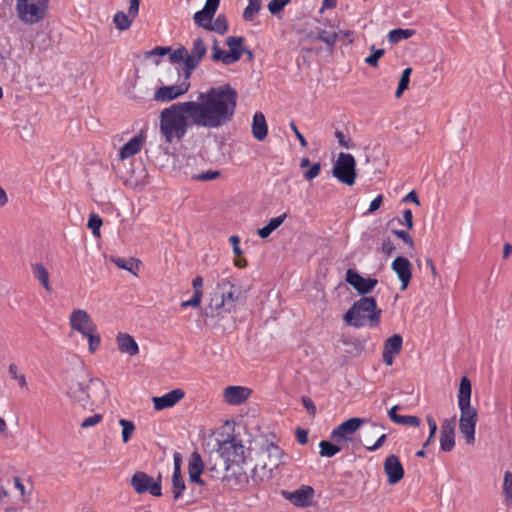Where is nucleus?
<instances>
[{"instance_id":"nucleus-1","label":"nucleus","mask_w":512,"mask_h":512,"mask_svg":"<svg viewBox=\"0 0 512 512\" xmlns=\"http://www.w3.org/2000/svg\"><path fill=\"white\" fill-rule=\"evenodd\" d=\"M237 99L236 90L229 84H225L200 93L197 101H187L184 105L191 124L201 128L217 129L232 120Z\"/></svg>"},{"instance_id":"nucleus-2","label":"nucleus","mask_w":512,"mask_h":512,"mask_svg":"<svg viewBox=\"0 0 512 512\" xmlns=\"http://www.w3.org/2000/svg\"><path fill=\"white\" fill-rule=\"evenodd\" d=\"M192 126L184 102L173 104L160 114V133L168 143L181 141Z\"/></svg>"},{"instance_id":"nucleus-3","label":"nucleus","mask_w":512,"mask_h":512,"mask_svg":"<svg viewBox=\"0 0 512 512\" xmlns=\"http://www.w3.org/2000/svg\"><path fill=\"white\" fill-rule=\"evenodd\" d=\"M245 461V448L241 441L233 437L223 441L217 450L209 452L206 471L210 476H218L222 473L223 465L245 463Z\"/></svg>"},{"instance_id":"nucleus-4","label":"nucleus","mask_w":512,"mask_h":512,"mask_svg":"<svg viewBox=\"0 0 512 512\" xmlns=\"http://www.w3.org/2000/svg\"><path fill=\"white\" fill-rule=\"evenodd\" d=\"M381 314L382 311L377 307L376 300L373 297L363 296L344 314V321L355 328L364 326L374 328L379 326Z\"/></svg>"},{"instance_id":"nucleus-5","label":"nucleus","mask_w":512,"mask_h":512,"mask_svg":"<svg viewBox=\"0 0 512 512\" xmlns=\"http://www.w3.org/2000/svg\"><path fill=\"white\" fill-rule=\"evenodd\" d=\"M332 175L341 183L352 186L356 180V161L352 154L341 152L332 168Z\"/></svg>"},{"instance_id":"nucleus-6","label":"nucleus","mask_w":512,"mask_h":512,"mask_svg":"<svg viewBox=\"0 0 512 512\" xmlns=\"http://www.w3.org/2000/svg\"><path fill=\"white\" fill-rule=\"evenodd\" d=\"M18 18L27 25L42 21L48 11V2H17Z\"/></svg>"},{"instance_id":"nucleus-7","label":"nucleus","mask_w":512,"mask_h":512,"mask_svg":"<svg viewBox=\"0 0 512 512\" xmlns=\"http://www.w3.org/2000/svg\"><path fill=\"white\" fill-rule=\"evenodd\" d=\"M245 466L246 462L223 465L222 473H219L218 476H211V478L222 479L226 481L231 488L241 489L249 482V476Z\"/></svg>"},{"instance_id":"nucleus-8","label":"nucleus","mask_w":512,"mask_h":512,"mask_svg":"<svg viewBox=\"0 0 512 512\" xmlns=\"http://www.w3.org/2000/svg\"><path fill=\"white\" fill-rule=\"evenodd\" d=\"M471 382L463 376L460 380L458 391V406L460 409V419H467L471 421H478L477 410L471 406Z\"/></svg>"},{"instance_id":"nucleus-9","label":"nucleus","mask_w":512,"mask_h":512,"mask_svg":"<svg viewBox=\"0 0 512 512\" xmlns=\"http://www.w3.org/2000/svg\"><path fill=\"white\" fill-rule=\"evenodd\" d=\"M206 53L207 46L203 39L195 38L190 51L187 50L185 66L182 69L185 79H190L192 72L199 66Z\"/></svg>"},{"instance_id":"nucleus-10","label":"nucleus","mask_w":512,"mask_h":512,"mask_svg":"<svg viewBox=\"0 0 512 512\" xmlns=\"http://www.w3.org/2000/svg\"><path fill=\"white\" fill-rule=\"evenodd\" d=\"M90 388L103 390L104 394H106L104 383L98 378H91L89 385H85L81 381L72 380L68 387L67 395L75 402H83L91 397L88 391Z\"/></svg>"},{"instance_id":"nucleus-11","label":"nucleus","mask_w":512,"mask_h":512,"mask_svg":"<svg viewBox=\"0 0 512 512\" xmlns=\"http://www.w3.org/2000/svg\"><path fill=\"white\" fill-rule=\"evenodd\" d=\"M345 280L358 294L363 296L371 293L378 284L377 279L371 277L364 278L354 269L347 270Z\"/></svg>"},{"instance_id":"nucleus-12","label":"nucleus","mask_w":512,"mask_h":512,"mask_svg":"<svg viewBox=\"0 0 512 512\" xmlns=\"http://www.w3.org/2000/svg\"><path fill=\"white\" fill-rule=\"evenodd\" d=\"M190 88L189 79H185L176 85L162 86L158 88L154 94V99L161 102L172 101L179 96L185 94Z\"/></svg>"},{"instance_id":"nucleus-13","label":"nucleus","mask_w":512,"mask_h":512,"mask_svg":"<svg viewBox=\"0 0 512 512\" xmlns=\"http://www.w3.org/2000/svg\"><path fill=\"white\" fill-rule=\"evenodd\" d=\"M70 326L77 332L85 335L91 331H97L96 325L93 323L90 315L82 309L74 310L69 318Z\"/></svg>"},{"instance_id":"nucleus-14","label":"nucleus","mask_w":512,"mask_h":512,"mask_svg":"<svg viewBox=\"0 0 512 512\" xmlns=\"http://www.w3.org/2000/svg\"><path fill=\"white\" fill-rule=\"evenodd\" d=\"M383 469L387 475V482L390 485H395L400 482L404 477V468L399 458L394 455H388L384 461Z\"/></svg>"},{"instance_id":"nucleus-15","label":"nucleus","mask_w":512,"mask_h":512,"mask_svg":"<svg viewBox=\"0 0 512 512\" xmlns=\"http://www.w3.org/2000/svg\"><path fill=\"white\" fill-rule=\"evenodd\" d=\"M365 422L363 418H349L332 431L331 438L336 442L347 440L348 436L356 432Z\"/></svg>"},{"instance_id":"nucleus-16","label":"nucleus","mask_w":512,"mask_h":512,"mask_svg":"<svg viewBox=\"0 0 512 512\" xmlns=\"http://www.w3.org/2000/svg\"><path fill=\"white\" fill-rule=\"evenodd\" d=\"M314 492L311 486L302 485L292 492H283V495L297 507H308L313 501Z\"/></svg>"},{"instance_id":"nucleus-17","label":"nucleus","mask_w":512,"mask_h":512,"mask_svg":"<svg viewBox=\"0 0 512 512\" xmlns=\"http://www.w3.org/2000/svg\"><path fill=\"white\" fill-rule=\"evenodd\" d=\"M391 267L401 282V290H406L412 278V267L410 261L403 256H398L392 262Z\"/></svg>"},{"instance_id":"nucleus-18","label":"nucleus","mask_w":512,"mask_h":512,"mask_svg":"<svg viewBox=\"0 0 512 512\" xmlns=\"http://www.w3.org/2000/svg\"><path fill=\"white\" fill-rule=\"evenodd\" d=\"M218 288L221 290L220 296L226 303V312L230 313L234 310L235 304L241 294L240 290L235 287L229 280L223 279L218 283Z\"/></svg>"},{"instance_id":"nucleus-19","label":"nucleus","mask_w":512,"mask_h":512,"mask_svg":"<svg viewBox=\"0 0 512 512\" xmlns=\"http://www.w3.org/2000/svg\"><path fill=\"white\" fill-rule=\"evenodd\" d=\"M455 446V417L445 419L441 425L440 447L444 452H450Z\"/></svg>"},{"instance_id":"nucleus-20","label":"nucleus","mask_w":512,"mask_h":512,"mask_svg":"<svg viewBox=\"0 0 512 512\" xmlns=\"http://www.w3.org/2000/svg\"><path fill=\"white\" fill-rule=\"evenodd\" d=\"M402 344L403 338L400 334H394L385 340L382 357L387 366L393 364L394 356L400 353Z\"/></svg>"},{"instance_id":"nucleus-21","label":"nucleus","mask_w":512,"mask_h":512,"mask_svg":"<svg viewBox=\"0 0 512 512\" xmlns=\"http://www.w3.org/2000/svg\"><path fill=\"white\" fill-rule=\"evenodd\" d=\"M139 4L140 2H130V6L128 8L127 13L123 11H118L114 15L113 22L119 30H127L131 26L132 21L138 15Z\"/></svg>"},{"instance_id":"nucleus-22","label":"nucleus","mask_w":512,"mask_h":512,"mask_svg":"<svg viewBox=\"0 0 512 512\" xmlns=\"http://www.w3.org/2000/svg\"><path fill=\"white\" fill-rule=\"evenodd\" d=\"M243 43V37L229 36L226 39V45L229 48V51L226 55V65H231L241 58L245 51Z\"/></svg>"},{"instance_id":"nucleus-23","label":"nucleus","mask_w":512,"mask_h":512,"mask_svg":"<svg viewBox=\"0 0 512 512\" xmlns=\"http://www.w3.org/2000/svg\"><path fill=\"white\" fill-rule=\"evenodd\" d=\"M185 393L182 389H174L163 396L153 397L152 401L154 404V409L157 411L173 407L177 404L183 397Z\"/></svg>"},{"instance_id":"nucleus-24","label":"nucleus","mask_w":512,"mask_h":512,"mask_svg":"<svg viewBox=\"0 0 512 512\" xmlns=\"http://www.w3.org/2000/svg\"><path fill=\"white\" fill-rule=\"evenodd\" d=\"M206 470V462L204 463L198 452H193L189 459L188 474L191 482L203 485L201 479L202 472Z\"/></svg>"},{"instance_id":"nucleus-25","label":"nucleus","mask_w":512,"mask_h":512,"mask_svg":"<svg viewBox=\"0 0 512 512\" xmlns=\"http://www.w3.org/2000/svg\"><path fill=\"white\" fill-rule=\"evenodd\" d=\"M251 390L242 386H228L224 389V399L230 405H240L245 402Z\"/></svg>"},{"instance_id":"nucleus-26","label":"nucleus","mask_w":512,"mask_h":512,"mask_svg":"<svg viewBox=\"0 0 512 512\" xmlns=\"http://www.w3.org/2000/svg\"><path fill=\"white\" fill-rule=\"evenodd\" d=\"M219 3L220 2H205L204 8L194 14L195 23L207 29L218 9Z\"/></svg>"},{"instance_id":"nucleus-27","label":"nucleus","mask_w":512,"mask_h":512,"mask_svg":"<svg viewBox=\"0 0 512 512\" xmlns=\"http://www.w3.org/2000/svg\"><path fill=\"white\" fill-rule=\"evenodd\" d=\"M117 345H118V349L122 353H126L130 356H134V355L138 354V352H139V347H138L137 342L129 334L119 333L117 335Z\"/></svg>"},{"instance_id":"nucleus-28","label":"nucleus","mask_w":512,"mask_h":512,"mask_svg":"<svg viewBox=\"0 0 512 512\" xmlns=\"http://www.w3.org/2000/svg\"><path fill=\"white\" fill-rule=\"evenodd\" d=\"M268 133V127L265 116L261 112H256L252 121V134L258 141H263Z\"/></svg>"},{"instance_id":"nucleus-29","label":"nucleus","mask_w":512,"mask_h":512,"mask_svg":"<svg viewBox=\"0 0 512 512\" xmlns=\"http://www.w3.org/2000/svg\"><path fill=\"white\" fill-rule=\"evenodd\" d=\"M130 484L138 494H143L148 491V486L152 484V477L142 471L134 473L130 480Z\"/></svg>"},{"instance_id":"nucleus-30","label":"nucleus","mask_w":512,"mask_h":512,"mask_svg":"<svg viewBox=\"0 0 512 512\" xmlns=\"http://www.w3.org/2000/svg\"><path fill=\"white\" fill-rule=\"evenodd\" d=\"M143 139L139 136H134L129 142L123 145L120 149V160L123 161L126 158L132 157L137 154L142 148Z\"/></svg>"},{"instance_id":"nucleus-31","label":"nucleus","mask_w":512,"mask_h":512,"mask_svg":"<svg viewBox=\"0 0 512 512\" xmlns=\"http://www.w3.org/2000/svg\"><path fill=\"white\" fill-rule=\"evenodd\" d=\"M265 454L268 457V462L264 463V468L268 467L269 470H273L280 465L283 452L279 446L274 445L273 443L267 445Z\"/></svg>"},{"instance_id":"nucleus-32","label":"nucleus","mask_w":512,"mask_h":512,"mask_svg":"<svg viewBox=\"0 0 512 512\" xmlns=\"http://www.w3.org/2000/svg\"><path fill=\"white\" fill-rule=\"evenodd\" d=\"M192 285H193V289H194V293H193V296L190 300H187V301H183L181 303V306L183 308H186V307H198L201 303V298H202V293H203V290H202V287H203V279L202 277L200 276H197L193 279L192 281Z\"/></svg>"},{"instance_id":"nucleus-33","label":"nucleus","mask_w":512,"mask_h":512,"mask_svg":"<svg viewBox=\"0 0 512 512\" xmlns=\"http://www.w3.org/2000/svg\"><path fill=\"white\" fill-rule=\"evenodd\" d=\"M477 421H471L467 419H459V429L463 434L468 444H473L475 441V428Z\"/></svg>"},{"instance_id":"nucleus-34","label":"nucleus","mask_w":512,"mask_h":512,"mask_svg":"<svg viewBox=\"0 0 512 512\" xmlns=\"http://www.w3.org/2000/svg\"><path fill=\"white\" fill-rule=\"evenodd\" d=\"M111 262H113L118 268L131 272L136 275V270L139 269L141 262L134 258L124 259L121 257H111Z\"/></svg>"},{"instance_id":"nucleus-35","label":"nucleus","mask_w":512,"mask_h":512,"mask_svg":"<svg viewBox=\"0 0 512 512\" xmlns=\"http://www.w3.org/2000/svg\"><path fill=\"white\" fill-rule=\"evenodd\" d=\"M286 217L287 214L284 213L282 215L272 218L266 226L258 229V235L263 239L267 238L273 231H275L278 227L281 226Z\"/></svg>"},{"instance_id":"nucleus-36","label":"nucleus","mask_w":512,"mask_h":512,"mask_svg":"<svg viewBox=\"0 0 512 512\" xmlns=\"http://www.w3.org/2000/svg\"><path fill=\"white\" fill-rule=\"evenodd\" d=\"M221 311L226 312V303L220 295H215V297L211 299L208 307L205 309V316L214 317L216 315H220Z\"/></svg>"},{"instance_id":"nucleus-37","label":"nucleus","mask_w":512,"mask_h":512,"mask_svg":"<svg viewBox=\"0 0 512 512\" xmlns=\"http://www.w3.org/2000/svg\"><path fill=\"white\" fill-rule=\"evenodd\" d=\"M34 276L41 282L44 289L48 292L51 291L49 282V273L42 263H36L32 265Z\"/></svg>"},{"instance_id":"nucleus-38","label":"nucleus","mask_w":512,"mask_h":512,"mask_svg":"<svg viewBox=\"0 0 512 512\" xmlns=\"http://www.w3.org/2000/svg\"><path fill=\"white\" fill-rule=\"evenodd\" d=\"M502 490L504 495V504L506 507L512 506V472L505 471L503 477Z\"/></svg>"},{"instance_id":"nucleus-39","label":"nucleus","mask_w":512,"mask_h":512,"mask_svg":"<svg viewBox=\"0 0 512 512\" xmlns=\"http://www.w3.org/2000/svg\"><path fill=\"white\" fill-rule=\"evenodd\" d=\"M414 34H415L414 30L398 28V29L391 30L388 33L387 37H388V41L392 45H394V44L400 42L401 40H405V39L412 37Z\"/></svg>"},{"instance_id":"nucleus-40","label":"nucleus","mask_w":512,"mask_h":512,"mask_svg":"<svg viewBox=\"0 0 512 512\" xmlns=\"http://www.w3.org/2000/svg\"><path fill=\"white\" fill-rule=\"evenodd\" d=\"M337 2H323L322 7L319 10L320 18H317V22L325 27L335 28L336 27V21L323 16L324 12L326 10H332L336 7Z\"/></svg>"},{"instance_id":"nucleus-41","label":"nucleus","mask_w":512,"mask_h":512,"mask_svg":"<svg viewBox=\"0 0 512 512\" xmlns=\"http://www.w3.org/2000/svg\"><path fill=\"white\" fill-rule=\"evenodd\" d=\"M316 39L325 43L329 48H333L338 40V35L335 31L320 29Z\"/></svg>"},{"instance_id":"nucleus-42","label":"nucleus","mask_w":512,"mask_h":512,"mask_svg":"<svg viewBox=\"0 0 512 512\" xmlns=\"http://www.w3.org/2000/svg\"><path fill=\"white\" fill-rule=\"evenodd\" d=\"M172 492L175 500H178L186 486L181 473H173L172 475Z\"/></svg>"},{"instance_id":"nucleus-43","label":"nucleus","mask_w":512,"mask_h":512,"mask_svg":"<svg viewBox=\"0 0 512 512\" xmlns=\"http://www.w3.org/2000/svg\"><path fill=\"white\" fill-rule=\"evenodd\" d=\"M412 73V68L408 67L403 70L401 74V78L398 83L397 90L395 92V97L400 98L403 92L408 89L409 82H410V75Z\"/></svg>"},{"instance_id":"nucleus-44","label":"nucleus","mask_w":512,"mask_h":512,"mask_svg":"<svg viewBox=\"0 0 512 512\" xmlns=\"http://www.w3.org/2000/svg\"><path fill=\"white\" fill-rule=\"evenodd\" d=\"M207 30L214 31L218 34H224L228 30L226 17L219 14L214 22H211Z\"/></svg>"},{"instance_id":"nucleus-45","label":"nucleus","mask_w":512,"mask_h":512,"mask_svg":"<svg viewBox=\"0 0 512 512\" xmlns=\"http://www.w3.org/2000/svg\"><path fill=\"white\" fill-rule=\"evenodd\" d=\"M320 447V455L322 457H333L338 452H340L341 448L329 441L323 440L319 444Z\"/></svg>"},{"instance_id":"nucleus-46","label":"nucleus","mask_w":512,"mask_h":512,"mask_svg":"<svg viewBox=\"0 0 512 512\" xmlns=\"http://www.w3.org/2000/svg\"><path fill=\"white\" fill-rule=\"evenodd\" d=\"M119 424L122 426V440L127 443L135 431V425L132 421L126 419H120Z\"/></svg>"},{"instance_id":"nucleus-47","label":"nucleus","mask_w":512,"mask_h":512,"mask_svg":"<svg viewBox=\"0 0 512 512\" xmlns=\"http://www.w3.org/2000/svg\"><path fill=\"white\" fill-rule=\"evenodd\" d=\"M261 9V2H249L243 12V18L246 21H252Z\"/></svg>"},{"instance_id":"nucleus-48","label":"nucleus","mask_w":512,"mask_h":512,"mask_svg":"<svg viewBox=\"0 0 512 512\" xmlns=\"http://www.w3.org/2000/svg\"><path fill=\"white\" fill-rule=\"evenodd\" d=\"M9 375L12 379L16 380L20 387L27 388V381L24 374L18 373V367L16 364L11 363L8 367Z\"/></svg>"},{"instance_id":"nucleus-49","label":"nucleus","mask_w":512,"mask_h":512,"mask_svg":"<svg viewBox=\"0 0 512 512\" xmlns=\"http://www.w3.org/2000/svg\"><path fill=\"white\" fill-rule=\"evenodd\" d=\"M187 57V48L184 46H180L175 49L173 52L169 53V59L172 63H180L186 61Z\"/></svg>"},{"instance_id":"nucleus-50","label":"nucleus","mask_w":512,"mask_h":512,"mask_svg":"<svg viewBox=\"0 0 512 512\" xmlns=\"http://www.w3.org/2000/svg\"><path fill=\"white\" fill-rule=\"evenodd\" d=\"M102 223V219L98 215L91 214L89 216L87 226L92 230L94 236H99Z\"/></svg>"},{"instance_id":"nucleus-51","label":"nucleus","mask_w":512,"mask_h":512,"mask_svg":"<svg viewBox=\"0 0 512 512\" xmlns=\"http://www.w3.org/2000/svg\"><path fill=\"white\" fill-rule=\"evenodd\" d=\"M371 51L372 54L365 59V62L372 67H377L378 61L384 55L385 51L384 49H376L374 46L371 47Z\"/></svg>"},{"instance_id":"nucleus-52","label":"nucleus","mask_w":512,"mask_h":512,"mask_svg":"<svg viewBox=\"0 0 512 512\" xmlns=\"http://www.w3.org/2000/svg\"><path fill=\"white\" fill-rule=\"evenodd\" d=\"M88 339L89 343V351L91 353L95 352L101 343V338L96 331H91L84 335Z\"/></svg>"},{"instance_id":"nucleus-53","label":"nucleus","mask_w":512,"mask_h":512,"mask_svg":"<svg viewBox=\"0 0 512 512\" xmlns=\"http://www.w3.org/2000/svg\"><path fill=\"white\" fill-rule=\"evenodd\" d=\"M398 425H410L418 427L421 424V419L412 415H401L397 422Z\"/></svg>"},{"instance_id":"nucleus-54","label":"nucleus","mask_w":512,"mask_h":512,"mask_svg":"<svg viewBox=\"0 0 512 512\" xmlns=\"http://www.w3.org/2000/svg\"><path fill=\"white\" fill-rule=\"evenodd\" d=\"M226 55H227V52L223 51L217 45V42L215 41V44H214L213 49H212V60L213 61H221L223 64L226 65Z\"/></svg>"},{"instance_id":"nucleus-55","label":"nucleus","mask_w":512,"mask_h":512,"mask_svg":"<svg viewBox=\"0 0 512 512\" xmlns=\"http://www.w3.org/2000/svg\"><path fill=\"white\" fill-rule=\"evenodd\" d=\"M226 55H227V52L223 51L217 45V42L215 41V44H214L213 49H212V60L213 61H221L223 64L226 65Z\"/></svg>"},{"instance_id":"nucleus-56","label":"nucleus","mask_w":512,"mask_h":512,"mask_svg":"<svg viewBox=\"0 0 512 512\" xmlns=\"http://www.w3.org/2000/svg\"><path fill=\"white\" fill-rule=\"evenodd\" d=\"M321 171L320 163H314L305 173L304 178L308 181L316 178Z\"/></svg>"},{"instance_id":"nucleus-57","label":"nucleus","mask_w":512,"mask_h":512,"mask_svg":"<svg viewBox=\"0 0 512 512\" xmlns=\"http://www.w3.org/2000/svg\"><path fill=\"white\" fill-rule=\"evenodd\" d=\"M101 420H102L101 414H94L92 416L85 418L81 423V427L82 428L92 427V426L98 424Z\"/></svg>"},{"instance_id":"nucleus-58","label":"nucleus","mask_w":512,"mask_h":512,"mask_svg":"<svg viewBox=\"0 0 512 512\" xmlns=\"http://www.w3.org/2000/svg\"><path fill=\"white\" fill-rule=\"evenodd\" d=\"M170 52H171L170 47L157 46L154 49H152L151 51L146 52V58H150L152 56H164V55L169 54Z\"/></svg>"},{"instance_id":"nucleus-59","label":"nucleus","mask_w":512,"mask_h":512,"mask_svg":"<svg viewBox=\"0 0 512 512\" xmlns=\"http://www.w3.org/2000/svg\"><path fill=\"white\" fill-rule=\"evenodd\" d=\"M301 401H302L303 406L306 408L307 412L311 416H315L317 409H316V405L314 404V402L307 396H302Z\"/></svg>"},{"instance_id":"nucleus-60","label":"nucleus","mask_w":512,"mask_h":512,"mask_svg":"<svg viewBox=\"0 0 512 512\" xmlns=\"http://www.w3.org/2000/svg\"><path fill=\"white\" fill-rule=\"evenodd\" d=\"M335 137L337 138L339 145H341L342 147H344L346 149H350V148L354 147V144L351 143L350 140L345 139V135L342 131L336 130Z\"/></svg>"},{"instance_id":"nucleus-61","label":"nucleus","mask_w":512,"mask_h":512,"mask_svg":"<svg viewBox=\"0 0 512 512\" xmlns=\"http://www.w3.org/2000/svg\"><path fill=\"white\" fill-rule=\"evenodd\" d=\"M147 492H150L153 496H156V497L161 496L162 495L161 479L159 478L157 481H154V479L152 478V484H150L148 486Z\"/></svg>"},{"instance_id":"nucleus-62","label":"nucleus","mask_w":512,"mask_h":512,"mask_svg":"<svg viewBox=\"0 0 512 512\" xmlns=\"http://www.w3.org/2000/svg\"><path fill=\"white\" fill-rule=\"evenodd\" d=\"M219 175L220 173L218 171L209 170L207 172L197 175L196 179L201 181H211L216 179Z\"/></svg>"},{"instance_id":"nucleus-63","label":"nucleus","mask_w":512,"mask_h":512,"mask_svg":"<svg viewBox=\"0 0 512 512\" xmlns=\"http://www.w3.org/2000/svg\"><path fill=\"white\" fill-rule=\"evenodd\" d=\"M393 233L398 238L403 240L406 244H408L410 247H413V245H414L413 239L411 238V236L408 234L407 231H404V230H393Z\"/></svg>"},{"instance_id":"nucleus-64","label":"nucleus","mask_w":512,"mask_h":512,"mask_svg":"<svg viewBox=\"0 0 512 512\" xmlns=\"http://www.w3.org/2000/svg\"><path fill=\"white\" fill-rule=\"evenodd\" d=\"M288 2H269L268 9L271 14L280 13Z\"/></svg>"}]
</instances>
